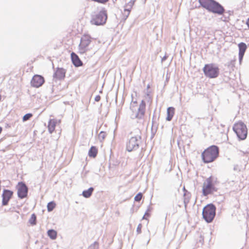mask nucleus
<instances>
[{"instance_id": "17", "label": "nucleus", "mask_w": 249, "mask_h": 249, "mask_svg": "<svg viewBox=\"0 0 249 249\" xmlns=\"http://www.w3.org/2000/svg\"><path fill=\"white\" fill-rule=\"evenodd\" d=\"M71 58L72 63L75 66L79 67L82 65V62L78 55L73 52L71 53Z\"/></svg>"}, {"instance_id": "23", "label": "nucleus", "mask_w": 249, "mask_h": 249, "mask_svg": "<svg viewBox=\"0 0 249 249\" xmlns=\"http://www.w3.org/2000/svg\"><path fill=\"white\" fill-rule=\"evenodd\" d=\"M55 206L54 202L52 201L48 203L47 209L49 212H51L53 210Z\"/></svg>"}, {"instance_id": "27", "label": "nucleus", "mask_w": 249, "mask_h": 249, "mask_svg": "<svg viewBox=\"0 0 249 249\" xmlns=\"http://www.w3.org/2000/svg\"><path fill=\"white\" fill-rule=\"evenodd\" d=\"M32 116V114L31 113H27L23 117V121H26L29 120Z\"/></svg>"}, {"instance_id": "19", "label": "nucleus", "mask_w": 249, "mask_h": 249, "mask_svg": "<svg viewBox=\"0 0 249 249\" xmlns=\"http://www.w3.org/2000/svg\"><path fill=\"white\" fill-rule=\"evenodd\" d=\"M175 112V108L173 107H169L167 108L166 120L170 121L172 120Z\"/></svg>"}, {"instance_id": "13", "label": "nucleus", "mask_w": 249, "mask_h": 249, "mask_svg": "<svg viewBox=\"0 0 249 249\" xmlns=\"http://www.w3.org/2000/svg\"><path fill=\"white\" fill-rule=\"evenodd\" d=\"M13 192L9 190H4L2 196V205L5 206L8 204V201L11 198L13 195Z\"/></svg>"}, {"instance_id": "8", "label": "nucleus", "mask_w": 249, "mask_h": 249, "mask_svg": "<svg viewBox=\"0 0 249 249\" xmlns=\"http://www.w3.org/2000/svg\"><path fill=\"white\" fill-rule=\"evenodd\" d=\"M205 75L211 78H215L219 74L218 68L213 64H207L203 68Z\"/></svg>"}, {"instance_id": "5", "label": "nucleus", "mask_w": 249, "mask_h": 249, "mask_svg": "<svg viewBox=\"0 0 249 249\" xmlns=\"http://www.w3.org/2000/svg\"><path fill=\"white\" fill-rule=\"evenodd\" d=\"M216 207L213 204H208L204 207L202 211L203 218L207 223H210L213 220L215 215Z\"/></svg>"}, {"instance_id": "9", "label": "nucleus", "mask_w": 249, "mask_h": 249, "mask_svg": "<svg viewBox=\"0 0 249 249\" xmlns=\"http://www.w3.org/2000/svg\"><path fill=\"white\" fill-rule=\"evenodd\" d=\"M141 137L139 136L132 137L126 143V150L131 152L137 150L141 142Z\"/></svg>"}, {"instance_id": "15", "label": "nucleus", "mask_w": 249, "mask_h": 249, "mask_svg": "<svg viewBox=\"0 0 249 249\" xmlns=\"http://www.w3.org/2000/svg\"><path fill=\"white\" fill-rule=\"evenodd\" d=\"M239 47V60L240 63H241L245 51L247 49V45L245 43L241 42L238 44Z\"/></svg>"}, {"instance_id": "6", "label": "nucleus", "mask_w": 249, "mask_h": 249, "mask_svg": "<svg viewBox=\"0 0 249 249\" xmlns=\"http://www.w3.org/2000/svg\"><path fill=\"white\" fill-rule=\"evenodd\" d=\"M233 130L240 140H244L247 138V128L246 124L243 122H240L235 124L233 127Z\"/></svg>"}, {"instance_id": "3", "label": "nucleus", "mask_w": 249, "mask_h": 249, "mask_svg": "<svg viewBox=\"0 0 249 249\" xmlns=\"http://www.w3.org/2000/svg\"><path fill=\"white\" fill-rule=\"evenodd\" d=\"M218 147L216 145H212L202 153L201 156L205 163H209L214 161L218 157Z\"/></svg>"}, {"instance_id": "4", "label": "nucleus", "mask_w": 249, "mask_h": 249, "mask_svg": "<svg viewBox=\"0 0 249 249\" xmlns=\"http://www.w3.org/2000/svg\"><path fill=\"white\" fill-rule=\"evenodd\" d=\"M216 182V178L212 176L206 179L202 186V193L204 196H206L217 191V189L215 187Z\"/></svg>"}, {"instance_id": "30", "label": "nucleus", "mask_w": 249, "mask_h": 249, "mask_svg": "<svg viewBox=\"0 0 249 249\" xmlns=\"http://www.w3.org/2000/svg\"><path fill=\"white\" fill-rule=\"evenodd\" d=\"M167 56L166 55L164 56L161 59V61L163 62L165 61L167 59Z\"/></svg>"}, {"instance_id": "35", "label": "nucleus", "mask_w": 249, "mask_h": 249, "mask_svg": "<svg viewBox=\"0 0 249 249\" xmlns=\"http://www.w3.org/2000/svg\"><path fill=\"white\" fill-rule=\"evenodd\" d=\"M236 169V166H234V170H235Z\"/></svg>"}, {"instance_id": "33", "label": "nucleus", "mask_w": 249, "mask_h": 249, "mask_svg": "<svg viewBox=\"0 0 249 249\" xmlns=\"http://www.w3.org/2000/svg\"><path fill=\"white\" fill-rule=\"evenodd\" d=\"M247 24L249 28V18H248V19L247 21Z\"/></svg>"}, {"instance_id": "28", "label": "nucleus", "mask_w": 249, "mask_h": 249, "mask_svg": "<svg viewBox=\"0 0 249 249\" xmlns=\"http://www.w3.org/2000/svg\"><path fill=\"white\" fill-rule=\"evenodd\" d=\"M142 228V225L141 224H139L137 227V232L138 234H140L141 233V229Z\"/></svg>"}, {"instance_id": "7", "label": "nucleus", "mask_w": 249, "mask_h": 249, "mask_svg": "<svg viewBox=\"0 0 249 249\" xmlns=\"http://www.w3.org/2000/svg\"><path fill=\"white\" fill-rule=\"evenodd\" d=\"M107 19V14L106 11L102 10L92 16L91 22L92 24L100 25L105 24Z\"/></svg>"}, {"instance_id": "22", "label": "nucleus", "mask_w": 249, "mask_h": 249, "mask_svg": "<svg viewBox=\"0 0 249 249\" xmlns=\"http://www.w3.org/2000/svg\"><path fill=\"white\" fill-rule=\"evenodd\" d=\"M48 236L53 240L56 239L57 236V232L54 230H49L47 231Z\"/></svg>"}, {"instance_id": "20", "label": "nucleus", "mask_w": 249, "mask_h": 249, "mask_svg": "<svg viewBox=\"0 0 249 249\" xmlns=\"http://www.w3.org/2000/svg\"><path fill=\"white\" fill-rule=\"evenodd\" d=\"M93 191L94 188L93 187H90L88 190L83 191L82 195L85 198H89L91 196Z\"/></svg>"}, {"instance_id": "21", "label": "nucleus", "mask_w": 249, "mask_h": 249, "mask_svg": "<svg viewBox=\"0 0 249 249\" xmlns=\"http://www.w3.org/2000/svg\"><path fill=\"white\" fill-rule=\"evenodd\" d=\"M97 154V149L95 146H91L89 151V156L90 157L95 158Z\"/></svg>"}, {"instance_id": "16", "label": "nucleus", "mask_w": 249, "mask_h": 249, "mask_svg": "<svg viewBox=\"0 0 249 249\" xmlns=\"http://www.w3.org/2000/svg\"><path fill=\"white\" fill-rule=\"evenodd\" d=\"M65 70L62 68H58L53 74V78L57 79H61L65 76Z\"/></svg>"}, {"instance_id": "26", "label": "nucleus", "mask_w": 249, "mask_h": 249, "mask_svg": "<svg viewBox=\"0 0 249 249\" xmlns=\"http://www.w3.org/2000/svg\"><path fill=\"white\" fill-rule=\"evenodd\" d=\"M142 195L141 193L138 194L134 198V200L136 201H140L142 198Z\"/></svg>"}, {"instance_id": "36", "label": "nucleus", "mask_w": 249, "mask_h": 249, "mask_svg": "<svg viewBox=\"0 0 249 249\" xmlns=\"http://www.w3.org/2000/svg\"><path fill=\"white\" fill-rule=\"evenodd\" d=\"M96 244H97V242H95L94 243V245Z\"/></svg>"}, {"instance_id": "32", "label": "nucleus", "mask_w": 249, "mask_h": 249, "mask_svg": "<svg viewBox=\"0 0 249 249\" xmlns=\"http://www.w3.org/2000/svg\"><path fill=\"white\" fill-rule=\"evenodd\" d=\"M184 203H188V202H189V200H187V199H186V198H185V199H184Z\"/></svg>"}, {"instance_id": "34", "label": "nucleus", "mask_w": 249, "mask_h": 249, "mask_svg": "<svg viewBox=\"0 0 249 249\" xmlns=\"http://www.w3.org/2000/svg\"><path fill=\"white\" fill-rule=\"evenodd\" d=\"M2 128L1 127H0V134L1 133V131H2Z\"/></svg>"}, {"instance_id": "18", "label": "nucleus", "mask_w": 249, "mask_h": 249, "mask_svg": "<svg viewBox=\"0 0 249 249\" xmlns=\"http://www.w3.org/2000/svg\"><path fill=\"white\" fill-rule=\"evenodd\" d=\"M56 124V120L50 119L48 125V130L50 133L52 134L54 130Z\"/></svg>"}, {"instance_id": "12", "label": "nucleus", "mask_w": 249, "mask_h": 249, "mask_svg": "<svg viewBox=\"0 0 249 249\" xmlns=\"http://www.w3.org/2000/svg\"><path fill=\"white\" fill-rule=\"evenodd\" d=\"M44 83L43 77L39 75H35L31 81V86L35 88L41 87Z\"/></svg>"}, {"instance_id": "1", "label": "nucleus", "mask_w": 249, "mask_h": 249, "mask_svg": "<svg viewBox=\"0 0 249 249\" xmlns=\"http://www.w3.org/2000/svg\"><path fill=\"white\" fill-rule=\"evenodd\" d=\"M200 5L208 11L218 15L223 14V7L214 0H198Z\"/></svg>"}, {"instance_id": "25", "label": "nucleus", "mask_w": 249, "mask_h": 249, "mask_svg": "<svg viewBox=\"0 0 249 249\" xmlns=\"http://www.w3.org/2000/svg\"><path fill=\"white\" fill-rule=\"evenodd\" d=\"M106 137V132L104 131H101L98 135V138L99 140L102 141L105 139Z\"/></svg>"}, {"instance_id": "31", "label": "nucleus", "mask_w": 249, "mask_h": 249, "mask_svg": "<svg viewBox=\"0 0 249 249\" xmlns=\"http://www.w3.org/2000/svg\"><path fill=\"white\" fill-rule=\"evenodd\" d=\"M149 215V214H148L147 212H146V213H145V214H144V216L142 217V219H146V218H145V215Z\"/></svg>"}, {"instance_id": "14", "label": "nucleus", "mask_w": 249, "mask_h": 249, "mask_svg": "<svg viewBox=\"0 0 249 249\" xmlns=\"http://www.w3.org/2000/svg\"><path fill=\"white\" fill-rule=\"evenodd\" d=\"M135 2V0H131L124 6V15L125 16V19H126L129 16L131 9L134 5Z\"/></svg>"}, {"instance_id": "24", "label": "nucleus", "mask_w": 249, "mask_h": 249, "mask_svg": "<svg viewBox=\"0 0 249 249\" xmlns=\"http://www.w3.org/2000/svg\"><path fill=\"white\" fill-rule=\"evenodd\" d=\"M29 222L32 225L36 224V216L35 214H32L29 220Z\"/></svg>"}, {"instance_id": "29", "label": "nucleus", "mask_w": 249, "mask_h": 249, "mask_svg": "<svg viewBox=\"0 0 249 249\" xmlns=\"http://www.w3.org/2000/svg\"><path fill=\"white\" fill-rule=\"evenodd\" d=\"M101 99V97H100V96L99 95H97L95 97V101H96V102H99Z\"/></svg>"}, {"instance_id": "10", "label": "nucleus", "mask_w": 249, "mask_h": 249, "mask_svg": "<svg viewBox=\"0 0 249 249\" xmlns=\"http://www.w3.org/2000/svg\"><path fill=\"white\" fill-rule=\"evenodd\" d=\"M91 42V37L89 35H85L81 38L79 45V50L81 53H84L88 50V46Z\"/></svg>"}, {"instance_id": "11", "label": "nucleus", "mask_w": 249, "mask_h": 249, "mask_svg": "<svg viewBox=\"0 0 249 249\" xmlns=\"http://www.w3.org/2000/svg\"><path fill=\"white\" fill-rule=\"evenodd\" d=\"M18 197L21 199L26 197L27 196L28 188L23 182H19L17 186Z\"/></svg>"}, {"instance_id": "2", "label": "nucleus", "mask_w": 249, "mask_h": 249, "mask_svg": "<svg viewBox=\"0 0 249 249\" xmlns=\"http://www.w3.org/2000/svg\"><path fill=\"white\" fill-rule=\"evenodd\" d=\"M130 108L132 111L131 114L132 119H142L144 115L145 103L142 100L141 104L138 105L137 102H133L130 104Z\"/></svg>"}]
</instances>
